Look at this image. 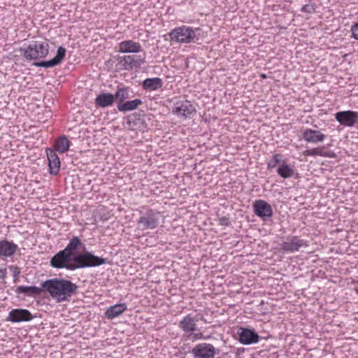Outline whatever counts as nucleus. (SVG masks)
Returning <instances> with one entry per match:
<instances>
[{
  "mask_svg": "<svg viewBox=\"0 0 358 358\" xmlns=\"http://www.w3.org/2000/svg\"><path fill=\"white\" fill-rule=\"evenodd\" d=\"M108 262L106 258L94 255L92 252L84 251L76 255H71L62 250L56 253L50 261V265L57 269L65 268L69 271L96 267Z\"/></svg>",
  "mask_w": 358,
  "mask_h": 358,
  "instance_id": "1",
  "label": "nucleus"
},
{
  "mask_svg": "<svg viewBox=\"0 0 358 358\" xmlns=\"http://www.w3.org/2000/svg\"><path fill=\"white\" fill-rule=\"evenodd\" d=\"M41 285L57 303L69 301L78 289V286L71 280L57 278L48 279Z\"/></svg>",
  "mask_w": 358,
  "mask_h": 358,
  "instance_id": "2",
  "label": "nucleus"
},
{
  "mask_svg": "<svg viewBox=\"0 0 358 358\" xmlns=\"http://www.w3.org/2000/svg\"><path fill=\"white\" fill-rule=\"evenodd\" d=\"M201 29L199 27L192 28L182 25L172 29L169 36L171 41L180 43H190L197 41L201 36Z\"/></svg>",
  "mask_w": 358,
  "mask_h": 358,
  "instance_id": "3",
  "label": "nucleus"
},
{
  "mask_svg": "<svg viewBox=\"0 0 358 358\" xmlns=\"http://www.w3.org/2000/svg\"><path fill=\"white\" fill-rule=\"evenodd\" d=\"M49 45L46 42L33 41L26 47L20 48L19 51L28 61L45 58L49 53Z\"/></svg>",
  "mask_w": 358,
  "mask_h": 358,
  "instance_id": "4",
  "label": "nucleus"
},
{
  "mask_svg": "<svg viewBox=\"0 0 358 358\" xmlns=\"http://www.w3.org/2000/svg\"><path fill=\"white\" fill-rule=\"evenodd\" d=\"M140 217L137 220V228L141 231L155 229L159 224L160 213L157 210L143 208L140 211Z\"/></svg>",
  "mask_w": 358,
  "mask_h": 358,
  "instance_id": "5",
  "label": "nucleus"
},
{
  "mask_svg": "<svg viewBox=\"0 0 358 358\" xmlns=\"http://www.w3.org/2000/svg\"><path fill=\"white\" fill-rule=\"evenodd\" d=\"M116 61L120 70L129 71L141 68L146 62V54L143 52V55H117Z\"/></svg>",
  "mask_w": 358,
  "mask_h": 358,
  "instance_id": "6",
  "label": "nucleus"
},
{
  "mask_svg": "<svg viewBox=\"0 0 358 358\" xmlns=\"http://www.w3.org/2000/svg\"><path fill=\"white\" fill-rule=\"evenodd\" d=\"M172 113L183 119L190 118L196 113V110L192 102L187 99L176 101L172 108Z\"/></svg>",
  "mask_w": 358,
  "mask_h": 358,
  "instance_id": "7",
  "label": "nucleus"
},
{
  "mask_svg": "<svg viewBox=\"0 0 358 358\" xmlns=\"http://www.w3.org/2000/svg\"><path fill=\"white\" fill-rule=\"evenodd\" d=\"M308 245L307 241L298 236H287L284 241L280 243V250L286 253L299 251L300 248H307Z\"/></svg>",
  "mask_w": 358,
  "mask_h": 358,
  "instance_id": "8",
  "label": "nucleus"
},
{
  "mask_svg": "<svg viewBox=\"0 0 358 358\" xmlns=\"http://www.w3.org/2000/svg\"><path fill=\"white\" fill-rule=\"evenodd\" d=\"M191 353L194 358H214L220 354V350L210 343H201L192 349Z\"/></svg>",
  "mask_w": 358,
  "mask_h": 358,
  "instance_id": "9",
  "label": "nucleus"
},
{
  "mask_svg": "<svg viewBox=\"0 0 358 358\" xmlns=\"http://www.w3.org/2000/svg\"><path fill=\"white\" fill-rule=\"evenodd\" d=\"M254 213L262 220L272 217L273 211L271 206L262 199L256 200L253 203Z\"/></svg>",
  "mask_w": 358,
  "mask_h": 358,
  "instance_id": "10",
  "label": "nucleus"
},
{
  "mask_svg": "<svg viewBox=\"0 0 358 358\" xmlns=\"http://www.w3.org/2000/svg\"><path fill=\"white\" fill-rule=\"evenodd\" d=\"M335 119L343 127H352L358 121V112L343 110L335 114Z\"/></svg>",
  "mask_w": 358,
  "mask_h": 358,
  "instance_id": "11",
  "label": "nucleus"
},
{
  "mask_svg": "<svg viewBox=\"0 0 358 358\" xmlns=\"http://www.w3.org/2000/svg\"><path fill=\"white\" fill-rule=\"evenodd\" d=\"M238 341L243 345L257 343L259 341V336L252 329L241 327L237 332Z\"/></svg>",
  "mask_w": 358,
  "mask_h": 358,
  "instance_id": "12",
  "label": "nucleus"
},
{
  "mask_svg": "<svg viewBox=\"0 0 358 358\" xmlns=\"http://www.w3.org/2000/svg\"><path fill=\"white\" fill-rule=\"evenodd\" d=\"M19 247L13 241L6 238L0 241V259L6 260L11 258L19 250Z\"/></svg>",
  "mask_w": 358,
  "mask_h": 358,
  "instance_id": "13",
  "label": "nucleus"
},
{
  "mask_svg": "<svg viewBox=\"0 0 358 358\" xmlns=\"http://www.w3.org/2000/svg\"><path fill=\"white\" fill-rule=\"evenodd\" d=\"M118 52L120 53L137 54L145 51L140 43L128 39L118 43Z\"/></svg>",
  "mask_w": 358,
  "mask_h": 358,
  "instance_id": "14",
  "label": "nucleus"
},
{
  "mask_svg": "<svg viewBox=\"0 0 358 358\" xmlns=\"http://www.w3.org/2000/svg\"><path fill=\"white\" fill-rule=\"evenodd\" d=\"M66 49L60 46L57 50V54L54 58L49 61L36 62L34 66L37 67H43L45 69L52 68L59 65L66 56Z\"/></svg>",
  "mask_w": 358,
  "mask_h": 358,
  "instance_id": "15",
  "label": "nucleus"
},
{
  "mask_svg": "<svg viewBox=\"0 0 358 358\" xmlns=\"http://www.w3.org/2000/svg\"><path fill=\"white\" fill-rule=\"evenodd\" d=\"M31 319L32 315L29 310L24 308H15L9 312L7 321L19 323L21 322H29Z\"/></svg>",
  "mask_w": 358,
  "mask_h": 358,
  "instance_id": "16",
  "label": "nucleus"
},
{
  "mask_svg": "<svg viewBox=\"0 0 358 358\" xmlns=\"http://www.w3.org/2000/svg\"><path fill=\"white\" fill-rule=\"evenodd\" d=\"M45 152L48 160L49 173L52 176H57L59 172L61 166L59 158L52 148H48Z\"/></svg>",
  "mask_w": 358,
  "mask_h": 358,
  "instance_id": "17",
  "label": "nucleus"
},
{
  "mask_svg": "<svg viewBox=\"0 0 358 358\" xmlns=\"http://www.w3.org/2000/svg\"><path fill=\"white\" fill-rule=\"evenodd\" d=\"M302 136L305 141L310 143H322L327 138V135L322 134L321 131L312 129H304Z\"/></svg>",
  "mask_w": 358,
  "mask_h": 358,
  "instance_id": "18",
  "label": "nucleus"
},
{
  "mask_svg": "<svg viewBox=\"0 0 358 358\" xmlns=\"http://www.w3.org/2000/svg\"><path fill=\"white\" fill-rule=\"evenodd\" d=\"M197 321L192 315L188 314L178 322V327L185 333H192L197 329Z\"/></svg>",
  "mask_w": 358,
  "mask_h": 358,
  "instance_id": "19",
  "label": "nucleus"
},
{
  "mask_svg": "<svg viewBox=\"0 0 358 358\" xmlns=\"http://www.w3.org/2000/svg\"><path fill=\"white\" fill-rule=\"evenodd\" d=\"M131 92L129 87L119 85L117 87L116 92L114 94L115 99L117 104H122L126 101L127 99L131 97L130 92Z\"/></svg>",
  "mask_w": 358,
  "mask_h": 358,
  "instance_id": "20",
  "label": "nucleus"
},
{
  "mask_svg": "<svg viewBox=\"0 0 358 358\" xmlns=\"http://www.w3.org/2000/svg\"><path fill=\"white\" fill-rule=\"evenodd\" d=\"M115 101L114 94L104 92L96 97L94 103L97 107L107 108L113 106Z\"/></svg>",
  "mask_w": 358,
  "mask_h": 358,
  "instance_id": "21",
  "label": "nucleus"
},
{
  "mask_svg": "<svg viewBox=\"0 0 358 358\" xmlns=\"http://www.w3.org/2000/svg\"><path fill=\"white\" fill-rule=\"evenodd\" d=\"M44 291L42 287H38L36 286H23L20 285L15 289V292L17 294H24L27 296H36L41 294Z\"/></svg>",
  "mask_w": 358,
  "mask_h": 358,
  "instance_id": "22",
  "label": "nucleus"
},
{
  "mask_svg": "<svg viewBox=\"0 0 358 358\" xmlns=\"http://www.w3.org/2000/svg\"><path fill=\"white\" fill-rule=\"evenodd\" d=\"M83 248H85V245L82 243L80 238L78 236H73L70 240L67 245L63 250L71 255H76L77 252Z\"/></svg>",
  "mask_w": 358,
  "mask_h": 358,
  "instance_id": "23",
  "label": "nucleus"
},
{
  "mask_svg": "<svg viewBox=\"0 0 358 358\" xmlns=\"http://www.w3.org/2000/svg\"><path fill=\"white\" fill-rule=\"evenodd\" d=\"M163 86L162 78L158 77L145 79L142 83V88L146 91H156Z\"/></svg>",
  "mask_w": 358,
  "mask_h": 358,
  "instance_id": "24",
  "label": "nucleus"
},
{
  "mask_svg": "<svg viewBox=\"0 0 358 358\" xmlns=\"http://www.w3.org/2000/svg\"><path fill=\"white\" fill-rule=\"evenodd\" d=\"M127 308L126 303H117L110 306L105 312L106 318L112 320L123 313Z\"/></svg>",
  "mask_w": 358,
  "mask_h": 358,
  "instance_id": "25",
  "label": "nucleus"
},
{
  "mask_svg": "<svg viewBox=\"0 0 358 358\" xmlns=\"http://www.w3.org/2000/svg\"><path fill=\"white\" fill-rule=\"evenodd\" d=\"M143 103L140 99H136L131 101H126L122 104H117V108L120 112H128L134 110Z\"/></svg>",
  "mask_w": 358,
  "mask_h": 358,
  "instance_id": "26",
  "label": "nucleus"
},
{
  "mask_svg": "<svg viewBox=\"0 0 358 358\" xmlns=\"http://www.w3.org/2000/svg\"><path fill=\"white\" fill-rule=\"evenodd\" d=\"M304 155L305 156H320L324 157H329V158H335L336 157V155L333 151H323L320 148H313V149H308L304 151Z\"/></svg>",
  "mask_w": 358,
  "mask_h": 358,
  "instance_id": "27",
  "label": "nucleus"
},
{
  "mask_svg": "<svg viewBox=\"0 0 358 358\" xmlns=\"http://www.w3.org/2000/svg\"><path fill=\"white\" fill-rule=\"evenodd\" d=\"M70 143L69 140L66 136H62L55 140L54 147L57 152L65 153L69 150Z\"/></svg>",
  "mask_w": 358,
  "mask_h": 358,
  "instance_id": "28",
  "label": "nucleus"
},
{
  "mask_svg": "<svg viewBox=\"0 0 358 358\" xmlns=\"http://www.w3.org/2000/svg\"><path fill=\"white\" fill-rule=\"evenodd\" d=\"M277 173L282 178L287 179L294 176V171L287 163L283 162L278 167Z\"/></svg>",
  "mask_w": 358,
  "mask_h": 358,
  "instance_id": "29",
  "label": "nucleus"
},
{
  "mask_svg": "<svg viewBox=\"0 0 358 358\" xmlns=\"http://www.w3.org/2000/svg\"><path fill=\"white\" fill-rule=\"evenodd\" d=\"M282 159L280 154H275L272 156L271 159L267 162V169L271 170L274 169Z\"/></svg>",
  "mask_w": 358,
  "mask_h": 358,
  "instance_id": "30",
  "label": "nucleus"
},
{
  "mask_svg": "<svg viewBox=\"0 0 358 358\" xmlns=\"http://www.w3.org/2000/svg\"><path fill=\"white\" fill-rule=\"evenodd\" d=\"M316 5L311 2V1H308V3L303 5L301 8V11L302 13L313 14L315 12Z\"/></svg>",
  "mask_w": 358,
  "mask_h": 358,
  "instance_id": "31",
  "label": "nucleus"
},
{
  "mask_svg": "<svg viewBox=\"0 0 358 358\" xmlns=\"http://www.w3.org/2000/svg\"><path fill=\"white\" fill-rule=\"evenodd\" d=\"M8 268L12 272L13 282L16 283L19 280V276L21 273L20 268L15 265H10Z\"/></svg>",
  "mask_w": 358,
  "mask_h": 358,
  "instance_id": "32",
  "label": "nucleus"
},
{
  "mask_svg": "<svg viewBox=\"0 0 358 358\" xmlns=\"http://www.w3.org/2000/svg\"><path fill=\"white\" fill-rule=\"evenodd\" d=\"M188 339L191 340L192 341H196L202 338H205L203 337V333L198 332V333H189V334L187 336Z\"/></svg>",
  "mask_w": 358,
  "mask_h": 358,
  "instance_id": "33",
  "label": "nucleus"
},
{
  "mask_svg": "<svg viewBox=\"0 0 358 358\" xmlns=\"http://www.w3.org/2000/svg\"><path fill=\"white\" fill-rule=\"evenodd\" d=\"M219 225L229 227L231 224L230 218L228 216H223L218 218Z\"/></svg>",
  "mask_w": 358,
  "mask_h": 358,
  "instance_id": "34",
  "label": "nucleus"
},
{
  "mask_svg": "<svg viewBox=\"0 0 358 358\" xmlns=\"http://www.w3.org/2000/svg\"><path fill=\"white\" fill-rule=\"evenodd\" d=\"M351 32L352 38L358 41V22L352 25Z\"/></svg>",
  "mask_w": 358,
  "mask_h": 358,
  "instance_id": "35",
  "label": "nucleus"
},
{
  "mask_svg": "<svg viewBox=\"0 0 358 358\" xmlns=\"http://www.w3.org/2000/svg\"><path fill=\"white\" fill-rule=\"evenodd\" d=\"M6 269L0 268V279H5L6 278Z\"/></svg>",
  "mask_w": 358,
  "mask_h": 358,
  "instance_id": "36",
  "label": "nucleus"
},
{
  "mask_svg": "<svg viewBox=\"0 0 358 358\" xmlns=\"http://www.w3.org/2000/svg\"><path fill=\"white\" fill-rule=\"evenodd\" d=\"M260 77H261L262 78H266V74H264V73H262V74L260 75Z\"/></svg>",
  "mask_w": 358,
  "mask_h": 358,
  "instance_id": "37",
  "label": "nucleus"
},
{
  "mask_svg": "<svg viewBox=\"0 0 358 358\" xmlns=\"http://www.w3.org/2000/svg\"><path fill=\"white\" fill-rule=\"evenodd\" d=\"M357 293L358 294V289H357Z\"/></svg>",
  "mask_w": 358,
  "mask_h": 358,
  "instance_id": "38",
  "label": "nucleus"
}]
</instances>
